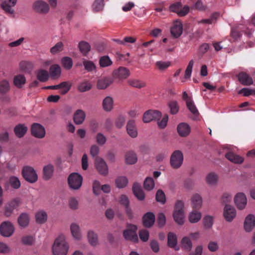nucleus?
<instances>
[{
  "label": "nucleus",
  "instance_id": "57",
  "mask_svg": "<svg viewBox=\"0 0 255 255\" xmlns=\"http://www.w3.org/2000/svg\"><path fill=\"white\" fill-rule=\"evenodd\" d=\"M64 67L66 69H70L73 65L72 60L69 57H64L61 60Z\"/></svg>",
  "mask_w": 255,
  "mask_h": 255
},
{
  "label": "nucleus",
  "instance_id": "5",
  "mask_svg": "<svg viewBox=\"0 0 255 255\" xmlns=\"http://www.w3.org/2000/svg\"><path fill=\"white\" fill-rule=\"evenodd\" d=\"M83 178L77 173H72L68 177V182L71 189L77 190L79 189L82 183Z\"/></svg>",
  "mask_w": 255,
  "mask_h": 255
},
{
  "label": "nucleus",
  "instance_id": "52",
  "mask_svg": "<svg viewBox=\"0 0 255 255\" xmlns=\"http://www.w3.org/2000/svg\"><path fill=\"white\" fill-rule=\"evenodd\" d=\"M37 79L42 82L46 81L48 79V74L45 70H40L37 73Z\"/></svg>",
  "mask_w": 255,
  "mask_h": 255
},
{
  "label": "nucleus",
  "instance_id": "58",
  "mask_svg": "<svg viewBox=\"0 0 255 255\" xmlns=\"http://www.w3.org/2000/svg\"><path fill=\"white\" fill-rule=\"evenodd\" d=\"M156 200L157 202L164 204L166 202L165 195L163 191L160 189L158 190L156 194Z\"/></svg>",
  "mask_w": 255,
  "mask_h": 255
},
{
  "label": "nucleus",
  "instance_id": "28",
  "mask_svg": "<svg viewBox=\"0 0 255 255\" xmlns=\"http://www.w3.org/2000/svg\"><path fill=\"white\" fill-rule=\"evenodd\" d=\"M177 238L176 235L172 232H169L167 236V245L169 247L178 250L177 249Z\"/></svg>",
  "mask_w": 255,
  "mask_h": 255
},
{
  "label": "nucleus",
  "instance_id": "49",
  "mask_svg": "<svg viewBox=\"0 0 255 255\" xmlns=\"http://www.w3.org/2000/svg\"><path fill=\"white\" fill-rule=\"evenodd\" d=\"M104 6L103 0H95L92 5V9L94 12H99L103 10Z\"/></svg>",
  "mask_w": 255,
  "mask_h": 255
},
{
  "label": "nucleus",
  "instance_id": "23",
  "mask_svg": "<svg viewBox=\"0 0 255 255\" xmlns=\"http://www.w3.org/2000/svg\"><path fill=\"white\" fill-rule=\"evenodd\" d=\"M128 133L132 137H136L137 135V131L133 120H129L127 125Z\"/></svg>",
  "mask_w": 255,
  "mask_h": 255
},
{
  "label": "nucleus",
  "instance_id": "33",
  "mask_svg": "<svg viewBox=\"0 0 255 255\" xmlns=\"http://www.w3.org/2000/svg\"><path fill=\"white\" fill-rule=\"evenodd\" d=\"M70 230L73 237L77 240H80L81 237L79 226L75 223H72L70 226Z\"/></svg>",
  "mask_w": 255,
  "mask_h": 255
},
{
  "label": "nucleus",
  "instance_id": "19",
  "mask_svg": "<svg viewBox=\"0 0 255 255\" xmlns=\"http://www.w3.org/2000/svg\"><path fill=\"white\" fill-rule=\"evenodd\" d=\"M155 222V216L152 212H147L142 218V223L144 227H151Z\"/></svg>",
  "mask_w": 255,
  "mask_h": 255
},
{
  "label": "nucleus",
  "instance_id": "6",
  "mask_svg": "<svg viewBox=\"0 0 255 255\" xmlns=\"http://www.w3.org/2000/svg\"><path fill=\"white\" fill-rule=\"evenodd\" d=\"M32 8L35 12L41 14H47L50 9L47 3L40 0H36L33 3Z\"/></svg>",
  "mask_w": 255,
  "mask_h": 255
},
{
  "label": "nucleus",
  "instance_id": "64",
  "mask_svg": "<svg viewBox=\"0 0 255 255\" xmlns=\"http://www.w3.org/2000/svg\"><path fill=\"white\" fill-rule=\"evenodd\" d=\"M19 66L20 69L24 71H27L31 69L32 64L28 61H21L20 63Z\"/></svg>",
  "mask_w": 255,
  "mask_h": 255
},
{
  "label": "nucleus",
  "instance_id": "3",
  "mask_svg": "<svg viewBox=\"0 0 255 255\" xmlns=\"http://www.w3.org/2000/svg\"><path fill=\"white\" fill-rule=\"evenodd\" d=\"M137 228L136 226L130 224H127V228L123 232V236L126 240L136 243L138 241L136 234Z\"/></svg>",
  "mask_w": 255,
  "mask_h": 255
},
{
  "label": "nucleus",
  "instance_id": "29",
  "mask_svg": "<svg viewBox=\"0 0 255 255\" xmlns=\"http://www.w3.org/2000/svg\"><path fill=\"white\" fill-rule=\"evenodd\" d=\"M225 157L230 161L237 164H240L243 162L244 159L243 157L236 154L232 152H229L225 155Z\"/></svg>",
  "mask_w": 255,
  "mask_h": 255
},
{
  "label": "nucleus",
  "instance_id": "55",
  "mask_svg": "<svg viewBox=\"0 0 255 255\" xmlns=\"http://www.w3.org/2000/svg\"><path fill=\"white\" fill-rule=\"evenodd\" d=\"M64 45L61 41L57 42L54 46L51 48L50 52L52 54H55L63 50Z\"/></svg>",
  "mask_w": 255,
  "mask_h": 255
},
{
  "label": "nucleus",
  "instance_id": "47",
  "mask_svg": "<svg viewBox=\"0 0 255 255\" xmlns=\"http://www.w3.org/2000/svg\"><path fill=\"white\" fill-rule=\"evenodd\" d=\"M29 217L26 213L21 214L18 218V223L20 226L26 227L29 223Z\"/></svg>",
  "mask_w": 255,
  "mask_h": 255
},
{
  "label": "nucleus",
  "instance_id": "25",
  "mask_svg": "<svg viewBox=\"0 0 255 255\" xmlns=\"http://www.w3.org/2000/svg\"><path fill=\"white\" fill-rule=\"evenodd\" d=\"M132 191L134 195L139 200H143L145 195L139 184L135 183L133 185Z\"/></svg>",
  "mask_w": 255,
  "mask_h": 255
},
{
  "label": "nucleus",
  "instance_id": "20",
  "mask_svg": "<svg viewBox=\"0 0 255 255\" xmlns=\"http://www.w3.org/2000/svg\"><path fill=\"white\" fill-rule=\"evenodd\" d=\"M18 205V202L17 200L13 199L7 204L4 207V215L7 217H9L13 211Z\"/></svg>",
  "mask_w": 255,
  "mask_h": 255
},
{
  "label": "nucleus",
  "instance_id": "34",
  "mask_svg": "<svg viewBox=\"0 0 255 255\" xmlns=\"http://www.w3.org/2000/svg\"><path fill=\"white\" fill-rule=\"evenodd\" d=\"M78 47L83 56H87L91 50V46L87 42L80 41L79 43Z\"/></svg>",
  "mask_w": 255,
  "mask_h": 255
},
{
  "label": "nucleus",
  "instance_id": "32",
  "mask_svg": "<svg viewBox=\"0 0 255 255\" xmlns=\"http://www.w3.org/2000/svg\"><path fill=\"white\" fill-rule=\"evenodd\" d=\"M113 99L110 96L106 97L103 101L102 106L104 110L106 112L111 111L113 108Z\"/></svg>",
  "mask_w": 255,
  "mask_h": 255
},
{
  "label": "nucleus",
  "instance_id": "11",
  "mask_svg": "<svg viewBox=\"0 0 255 255\" xmlns=\"http://www.w3.org/2000/svg\"><path fill=\"white\" fill-rule=\"evenodd\" d=\"M95 166L98 172L102 175L106 176L108 174V167L106 162L100 157H96Z\"/></svg>",
  "mask_w": 255,
  "mask_h": 255
},
{
  "label": "nucleus",
  "instance_id": "39",
  "mask_svg": "<svg viewBox=\"0 0 255 255\" xmlns=\"http://www.w3.org/2000/svg\"><path fill=\"white\" fill-rule=\"evenodd\" d=\"M49 71L50 76L53 79L58 78L61 74V68L57 64L52 65Z\"/></svg>",
  "mask_w": 255,
  "mask_h": 255
},
{
  "label": "nucleus",
  "instance_id": "37",
  "mask_svg": "<svg viewBox=\"0 0 255 255\" xmlns=\"http://www.w3.org/2000/svg\"><path fill=\"white\" fill-rule=\"evenodd\" d=\"M26 82V79L23 75H17L13 78V84L18 88H20Z\"/></svg>",
  "mask_w": 255,
  "mask_h": 255
},
{
  "label": "nucleus",
  "instance_id": "21",
  "mask_svg": "<svg viewBox=\"0 0 255 255\" xmlns=\"http://www.w3.org/2000/svg\"><path fill=\"white\" fill-rule=\"evenodd\" d=\"M54 171V166L52 164H48L43 167V178L45 180H48L51 179Z\"/></svg>",
  "mask_w": 255,
  "mask_h": 255
},
{
  "label": "nucleus",
  "instance_id": "45",
  "mask_svg": "<svg viewBox=\"0 0 255 255\" xmlns=\"http://www.w3.org/2000/svg\"><path fill=\"white\" fill-rule=\"evenodd\" d=\"M173 216L176 223L180 225L183 224L184 222V211H174Z\"/></svg>",
  "mask_w": 255,
  "mask_h": 255
},
{
  "label": "nucleus",
  "instance_id": "18",
  "mask_svg": "<svg viewBox=\"0 0 255 255\" xmlns=\"http://www.w3.org/2000/svg\"><path fill=\"white\" fill-rule=\"evenodd\" d=\"M238 78L239 82L243 85L249 86L253 84L252 78L246 72L239 73Z\"/></svg>",
  "mask_w": 255,
  "mask_h": 255
},
{
  "label": "nucleus",
  "instance_id": "26",
  "mask_svg": "<svg viewBox=\"0 0 255 255\" xmlns=\"http://www.w3.org/2000/svg\"><path fill=\"white\" fill-rule=\"evenodd\" d=\"M113 82V80L111 78L105 77L99 79L97 81V87L99 89H105Z\"/></svg>",
  "mask_w": 255,
  "mask_h": 255
},
{
  "label": "nucleus",
  "instance_id": "60",
  "mask_svg": "<svg viewBox=\"0 0 255 255\" xmlns=\"http://www.w3.org/2000/svg\"><path fill=\"white\" fill-rule=\"evenodd\" d=\"M168 106L170 108V113L172 115L176 114L179 111V107L177 102L175 101H170L168 103Z\"/></svg>",
  "mask_w": 255,
  "mask_h": 255
},
{
  "label": "nucleus",
  "instance_id": "14",
  "mask_svg": "<svg viewBox=\"0 0 255 255\" xmlns=\"http://www.w3.org/2000/svg\"><path fill=\"white\" fill-rule=\"evenodd\" d=\"M130 75V72L128 69L124 67H120L118 69L114 70L113 73V77L115 79L120 80L125 79Z\"/></svg>",
  "mask_w": 255,
  "mask_h": 255
},
{
  "label": "nucleus",
  "instance_id": "42",
  "mask_svg": "<svg viewBox=\"0 0 255 255\" xmlns=\"http://www.w3.org/2000/svg\"><path fill=\"white\" fill-rule=\"evenodd\" d=\"M182 247L187 251H190L192 248V243L189 237H184L181 241Z\"/></svg>",
  "mask_w": 255,
  "mask_h": 255
},
{
  "label": "nucleus",
  "instance_id": "62",
  "mask_svg": "<svg viewBox=\"0 0 255 255\" xmlns=\"http://www.w3.org/2000/svg\"><path fill=\"white\" fill-rule=\"evenodd\" d=\"M194 61L191 60L189 61L185 72V78L190 77L192 73V68L194 65Z\"/></svg>",
  "mask_w": 255,
  "mask_h": 255
},
{
  "label": "nucleus",
  "instance_id": "38",
  "mask_svg": "<svg viewBox=\"0 0 255 255\" xmlns=\"http://www.w3.org/2000/svg\"><path fill=\"white\" fill-rule=\"evenodd\" d=\"M83 65L85 70L88 72H92L96 70L95 64L91 60L83 59Z\"/></svg>",
  "mask_w": 255,
  "mask_h": 255
},
{
  "label": "nucleus",
  "instance_id": "24",
  "mask_svg": "<svg viewBox=\"0 0 255 255\" xmlns=\"http://www.w3.org/2000/svg\"><path fill=\"white\" fill-rule=\"evenodd\" d=\"M27 129L28 128L25 125L19 124L14 127L13 131L17 137L21 138L25 134Z\"/></svg>",
  "mask_w": 255,
  "mask_h": 255
},
{
  "label": "nucleus",
  "instance_id": "43",
  "mask_svg": "<svg viewBox=\"0 0 255 255\" xmlns=\"http://www.w3.org/2000/svg\"><path fill=\"white\" fill-rule=\"evenodd\" d=\"M87 238L89 243L93 246H96L98 242V236L93 231L88 232Z\"/></svg>",
  "mask_w": 255,
  "mask_h": 255
},
{
  "label": "nucleus",
  "instance_id": "56",
  "mask_svg": "<svg viewBox=\"0 0 255 255\" xmlns=\"http://www.w3.org/2000/svg\"><path fill=\"white\" fill-rule=\"evenodd\" d=\"M128 83L132 87L139 89L145 86V83L136 79L129 80Z\"/></svg>",
  "mask_w": 255,
  "mask_h": 255
},
{
  "label": "nucleus",
  "instance_id": "30",
  "mask_svg": "<svg viewBox=\"0 0 255 255\" xmlns=\"http://www.w3.org/2000/svg\"><path fill=\"white\" fill-rule=\"evenodd\" d=\"M202 203V199L201 196L198 194H195L191 198V206L193 210H199Z\"/></svg>",
  "mask_w": 255,
  "mask_h": 255
},
{
  "label": "nucleus",
  "instance_id": "4",
  "mask_svg": "<svg viewBox=\"0 0 255 255\" xmlns=\"http://www.w3.org/2000/svg\"><path fill=\"white\" fill-rule=\"evenodd\" d=\"M183 161V154L179 150H175L171 154L170 159V164L172 168H179Z\"/></svg>",
  "mask_w": 255,
  "mask_h": 255
},
{
  "label": "nucleus",
  "instance_id": "16",
  "mask_svg": "<svg viewBox=\"0 0 255 255\" xmlns=\"http://www.w3.org/2000/svg\"><path fill=\"white\" fill-rule=\"evenodd\" d=\"M183 26L180 21L176 20L173 23L170 29L172 36L174 38L179 37L182 33Z\"/></svg>",
  "mask_w": 255,
  "mask_h": 255
},
{
  "label": "nucleus",
  "instance_id": "35",
  "mask_svg": "<svg viewBox=\"0 0 255 255\" xmlns=\"http://www.w3.org/2000/svg\"><path fill=\"white\" fill-rule=\"evenodd\" d=\"M8 184L13 189H18L20 187L21 182L18 177L11 176L9 177Z\"/></svg>",
  "mask_w": 255,
  "mask_h": 255
},
{
  "label": "nucleus",
  "instance_id": "36",
  "mask_svg": "<svg viewBox=\"0 0 255 255\" xmlns=\"http://www.w3.org/2000/svg\"><path fill=\"white\" fill-rule=\"evenodd\" d=\"M137 157L136 153L133 151H128L126 154V162L128 164H133L136 162Z\"/></svg>",
  "mask_w": 255,
  "mask_h": 255
},
{
  "label": "nucleus",
  "instance_id": "54",
  "mask_svg": "<svg viewBox=\"0 0 255 255\" xmlns=\"http://www.w3.org/2000/svg\"><path fill=\"white\" fill-rule=\"evenodd\" d=\"M186 105L189 111L194 115L199 114L198 111L192 99L187 100Z\"/></svg>",
  "mask_w": 255,
  "mask_h": 255
},
{
  "label": "nucleus",
  "instance_id": "7",
  "mask_svg": "<svg viewBox=\"0 0 255 255\" xmlns=\"http://www.w3.org/2000/svg\"><path fill=\"white\" fill-rule=\"evenodd\" d=\"M169 10L171 12L177 13L180 16H183L188 13L189 7L187 5H185L183 7H182L181 3L177 2L172 4L169 6Z\"/></svg>",
  "mask_w": 255,
  "mask_h": 255
},
{
  "label": "nucleus",
  "instance_id": "63",
  "mask_svg": "<svg viewBox=\"0 0 255 255\" xmlns=\"http://www.w3.org/2000/svg\"><path fill=\"white\" fill-rule=\"evenodd\" d=\"M21 241L23 244L30 246L33 243L34 239L31 236H25L22 238Z\"/></svg>",
  "mask_w": 255,
  "mask_h": 255
},
{
  "label": "nucleus",
  "instance_id": "46",
  "mask_svg": "<svg viewBox=\"0 0 255 255\" xmlns=\"http://www.w3.org/2000/svg\"><path fill=\"white\" fill-rule=\"evenodd\" d=\"M99 64L101 67L105 68L111 66L113 62L108 56L105 55L100 57Z\"/></svg>",
  "mask_w": 255,
  "mask_h": 255
},
{
  "label": "nucleus",
  "instance_id": "13",
  "mask_svg": "<svg viewBox=\"0 0 255 255\" xmlns=\"http://www.w3.org/2000/svg\"><path fill=\"white\" fill-rule=\"evenodd\" d=\"M71 87V85L68 82H63L58 85L44 87L43 88V89H52V90H57V89H62L60 91L61 94L65 95L70 90Z\"/></svg>",
  "mask_w": 255,
  "mask_h": 255
},
{
  "label": "nucleus",
  "instance_id": "51",
  "mask_svg": "<svg viewBox=\"0 0 255 255\" xmlns=\"http://www.w3.org/2000/svg\"><path fill=\"white\" fill-rule=\"evenodd\" d=\"M36 222L39 224L44 223L47 218V214L44 211H39L35 215Z\"/></svg>",
  "mask_w": 255,
  "mask_h": 255
},
{
  "label": "nucleus",
  "instance_id": "1",
  "mask_svg": "<svg viewBox=\"0 0 255 255\" xmlns=\"http://www.w3.org/2000/svg\"><path fill=\"white\" fill-rule=\"evenodd\" d=\"M69 246L63 235H59L54 241L52 246L53 255H66Z\"/></svg>",
  "mask_w": 255,
  "mask_h": 255
},
{
  "label": "nucleus",
  "instance_id": "50",
  "mask_svg": "<svg viewBox=\"0 0 255 255\" xmlns=\"http://www.w3.org/2000/svg\"><path fill=\"white\" fill-rule=\"evenodd\" d=\"M92 88L91 84L87 81L81 83L78 86V90L80 92H85Z\"/></svg>",
  "mask_w": 255,
  "mask_h": 255
},
{
  "label": "nucleus",
  "instance_id": "8",
  "mask_svg": "<svg viewBox=\"0 0 255 255\" xmlns=\"http://www.w3.org/2000/svg\"><path fill=\"white\" fill-rule=\"evenodd\" d=\"M14 228L12 223L9 221H4L0 225V234L5 237H10L13 233Z\"/></svg>",
  "mask_w": 255,
  "mask_h": 255
},
{
  "label": "nucleus",
  "instance_id": "44",
  "mask_svg": "<svg viewBox=\"0 0 255 255\" xmlns=\"http://www.w3.org/2000/svg\"><path fill=\"white\" fill-rule=\"evenodd\" d=\"M206 180L210 185H216L218 180V176L214 172H211L207 175Z\"/></svg>",
  "mask_w": 255,
  "mask_h": 255
},
{
  "label": "nucleus",
  "instance_id": "10",
  "mask_svg": "<svg viewBox=\"0 0 255 255\" xmlns=\"http://www.w3.org/2000/svg\"><path fill=\"white\" fill-rule=\"evenodd\" d=\"M0 6L7 14H13L14 10L13 8L17 2V0H0Z\"/></svg>",
  "mask_w": 255,
  "mask_h": 255
},
{
  "label": "nucleus",
  "instance_id": "53",
  "mask_svg": "<svg viewBox=\"0 0 255 255\" xmlns=\"http://www.w3.org/2000/svg\"><path fill=\"white\" fill-rule=\"evenodd\" d=\"M145 190L150 191L154 187V181L152 177H147L144 180L143 184Z\"/></svg>",
  "mask_w": 255,
  "mask_h": 255
},
{
  "label": "nucleus",
  "instance_id": "48",
  "mask_svg": "<svg viewBox=\"0 0 255 255\" xmlns=\"http://www.w3.org/2000/svg\"><path fill=\"white\" fill-rule=\"evenodd\" d=\"M115 183L118 188H122L127 185L128 180L125 176H120L116 179Z\"/></svg>",
  "mask_w": 255,
  "mask_h": 255
},
{
  "label": "nucleus",
  "instance_id": "27",
  "mask_svg": "<svg viewBox=\"0 0 255 255\" xmlns=\"http://www.w3.org/2000/svg\"><path fill=\"white\" fill-rule=\"evenodd\" d=\"M177 131L181 136L185 137L189 134L190 128L186 123H181L177 127Z\"/></svg>",
  "mask_w": 255,
  "mask_h": 255
},
{
  "label": "nucleus",
  "instance_id": "2",
  "mask_svg": "<svg viewBox=\"0 0 255 255\" xmlns=\"http://www.w3.org/2000/svg\"><path fill=\"white\" fill-rule=\"evenodd\" d=\"M21 174L23 178L28 182L34 183L38 180L35 170L31 166H25L22 168Z\"/></svg>",
  "mask_w": 255,
  "mask_h": 255
},
{
  "label": "nucleus",
  "instance_id": "9",
  "mask_svg": "<svg viewBox=\"0 0 255 255\" xmlns=\"http://www.w3.org/2000/svg\"><path fill=\"white\" fill-rule=\"evenodd\" d=\"M162 116L161 113L157 110H149L144 113L142 120L145 123H148L153 120H159Z\"/></svg>",
  "mask_w": 255,
  "mask_h": 255
},
{
  "label": "nucleus",
  "instance_id": "17",
  "mask_svg": "<svg viewBox=\"0 0 255 255\" xmlns=\"http://www.w3.org/2000/svg\"><path fill=\"white\" fill-rule=\"evenodd\" d=\"M236 211L235 209L231 205L226 204L224 208V216L228 222L232 221L236 217Z\"/></svg>",
  "mask_w": 255,
  "mask_h": 255
},
{
  "label": "nucleus",
  "instance_id": "31",
  "mask_svg": "<svg viewBox=\"0 0 255 255\" xmlns=\"http://www.w3.org/2000/svg\"><path fill=\"white\" fill-rule=\"evenodd\" d=\"M86 117L85 112L82 110H77L74 115V121L76 125L81 124Z\"/></svg>",
  "mask_w": 255,
  "mask_h": 255
},
{
  "label": "nucleus",
  "instance_id": "12",
  "mask_svg": "<svg viewBox=\"0 0 255 255\" xmlns=\"http://www.w3.org/2000/svg\"><path fill=\"white\" fill-rule=\"evenodd\" d=\"M31 134L35 137L42 138L45 136L44 128L39 124L34 123L31 128Z\"/></svg>",
  "mask_w": 255,
  "mask_h": 255
},
{
  "label": "nucleus",
  "instance_id": "41",
  "mask_svg": "<svg viewBox=\"0 0 255 255\" xmlns=\"http://www.w3.org/2000/svg\"><path fill=\"white\" fill-rule=\"evenodd\" d=\"M10 90L9 82L6 80H2L0 81V94L4 95Z\"/></svg>",
  "mask_w": 255,
  "mask_h": 255
},
{
  "label": "nucleus",
  "instance_id": "59",
  "mask_svg": "<svg viewBox=\"0 0 255 255\" xmlns=\"http://www.w3.org/2000/svg\"><path fill=\"white\" fill-rule=\"evenodd\" d=\"M203 222L204 227L206 229H209L213 226V218L210 216H206L203 218Z\"/></svg>",
  "mask_w": 255,
  "mask_h": 255
},
{
  "label": "nucleus",
  "instance_id": "15",
  "mask_svg": "<svg viewBox=\"0 0 255 255\" xmlns=\"http://www.w3.org/2000/svg\"><path fill=\"white\" fill-rule=\"evenodd\" d=\"M234 201L237 208L240 210L244 209L247 203V198L243 193H237L235 197Z\"/></svg>",
  "mask_w": 255,
  "mask_h": 255
},
{
  "label": "nucleus",
  "instance_id": "22",
  "mask_svg": "<svg viewBox=\"0 0 255 255\" xmlns=\"http://www.w3.org/2000/svg\"><path fill=\"white\" fill-rule=\"evenodd\" d=\"M255 227V217L252 215H249L245 219L244 228L247 232H250Z\"/></svg>",
  "mask_w": 255,
  "mask_h": 255
},
{
  "label": "nucleus",
  "instance_id": "61",
  "mask_svg": "<svg viewBox=\"0 0 255 255\" xmlns=\"http://www.w3.org/2000/svg\"><path fill=\"white\" fill-rule=\"evenodd\" d=\"M149 236L148 231L145 229L141 230L139 232V238L140 240L144 242H146L148 241Z\"/></svg>",
  "mask_w": 255,
  "mask_h": 255
},
{
  "label": "nucleus",
  "instance_id": "40",
  "mask_svg": "<svg viewBox=\"0 0 255 255\" xmlns=\"http://www.w3.org/2000/svg\"><path fill=\"white\" fill-rule=\"evenodd\" d=\"M198 210H193L189 216V222L191 223H195L198 222L201 218V214Z\"/></svg>",
  "mask_w": 255,
  "mask_h": 255
}]
</instances>
